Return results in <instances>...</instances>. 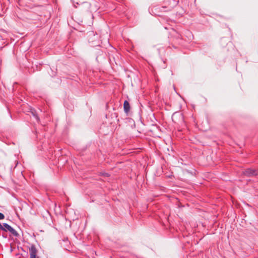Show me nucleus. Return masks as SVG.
Listing matches in <instances>:
<instances>
[{"mask_svg": "<svg viewBox=\"0 0 258 258\" xmlns=\"http://www.w3.org/2000/svg\"><path fill=\"white\" fill-rule=\"evenodd\" d=\"M3 227L5 228V230H2L3 231L5 232L9 231L13 235L16 237H18L19 236L17 231L8 224L6 223H3Z\"/></svg>", "mask_w": 258, "mask_h": 258, "instance_id": "obj_1", "label": "nucleus"}, {"mask_svg": "<svg viewBox=\"0 0 258 258\" xmlns=\"http://www.w3.org/2000/svg\"><path fill=\"white\" fill-rule=\"evenodd\" d=\"M29 249L30 251V258H36L37 250L35 245L31 244Z\"/></svg>", "mask_w": 258, "mask_h": 258, "instance_id": "obj_2", "label": "nucleus"}, {"mask_svg": "<svg viewBox=\"0 0 258 258\" xmlns=\"http://www.w3.org/2000/svg\"><path fill=\"white\" fill-rule=\"evenodd\" d=\"M244 174L247 176H256L258 174V171L254 169L248 168L244 171Z\"/></svg>", "mask_w": 258, "mask_h": 258, "instance_id": "obj_3", "label": "nucleus"}, {"mask_svg": "<svg viewBox=\"0 0 258 258\" xmlns=\"http://www.w3.org/2000/svg\"><path fill=\"white\" fill-rule=\"evenodd\" d=\"M123 109L126 113H128L130 110V105L127 100H125L123 103Z\"/></svg>", "mask_w": 258, "mask_h": 258, "instance_id": "obj_4", "label": "nucleus"}, {"mask_svg": "<svg viewBox=\"0 0 258 258\" xmlns=\"http://www.w3.org/2000/svg\"><path fill=\"white\" fill-rule=\"evenodd\" d=\"M177 117H178L179 118H181V119H183L182 118V114L181 113L175 112V113H173V114L172 116V119L173 121H174V122H176V121L175 119Z\"/></svg>", "mask_w": 258, "mask_h": 258, "instance_id": "obj_5", "label": "nucleus"}, {"mask_svg": "<svg viewBox=\"0 0 258 258\" xmlns=\"http://www.w3.org/2000/svg\"><path fill=\"white\" fill-rule=\"evenodd\" d=\"M31 112H32V114L33 115V116L36 118V119L37 121H39V118L38 116V115L36 114V111L34 110L32 111Z\"/></svg>", "mask_w": 258, "mask_h": 258, "instance_id": "obj_6", "label": "nucleus"}, {"mask_svg": "<svg viewBox=\"0 0 258 258\" xmlns=\"http://www.w3.org/2000/svg\"><path fill=\"white\" fill-rule=\"evenodd\" d=\"M5 218V215L2 213H0V220H3Z\"/></svg>", "mask_w": 258, "mask_h": 258, "instance_id": "obj_7", "label": "nucleus"}, {"mask_svg": "<svg viewBox=\"0 0 258 258\" xmlns=\"http://www.w3.org/2000/svg\"><path fill=\"white\" fill-rule=\"evenodd\" d=\"M178 2H179V1L178 0H176L175 1V5H177L178 4Z\"/></svg>", "mask_w": 258, "mask_h": 258, "instance_id": "obj_8", "label": "nucleus"}, {"mask_svg": "<svg viewBox=\"0 0 258 258\" xmlns=\"http://www.w3.org/2000/svg\"><path fill=\"white\" fill-rule=\"evenodd\" d=\"M3 237L4 238H7V236H4V235H3Z\"/></svg>", "mask_w": 258, "mask_h": 258, "instance_id": "obj_9", "label": "nucleus"}, {"mask_svg": "<svg viewBox=\"0 0 258 258\" xmlns=\"http://www.w3.org/2000/svg\"><path fill=\"white\" fill-rule=\"evenodd\" d=\"M105 175H106V176H108V174L107 173L105 174Z\"/></svg>", "mask_w": 258, "mask_h": 258, "instance_id": "obj_10", "label": "nucleus"}, {"mask_svg": "<svg viewBox=\"0 0 258 258\" xmlns=\"http://www.w3.org/2000/svg\"><path fill=\"white\" fill-rule=\"evenodd\" d=\"M165 8H166V7H162V9H165Z\"/></svg>", "mask_w": 258, "mask_h": 258, "instance_id": "obj_11", "label": "nucleus"}]
</instances>
